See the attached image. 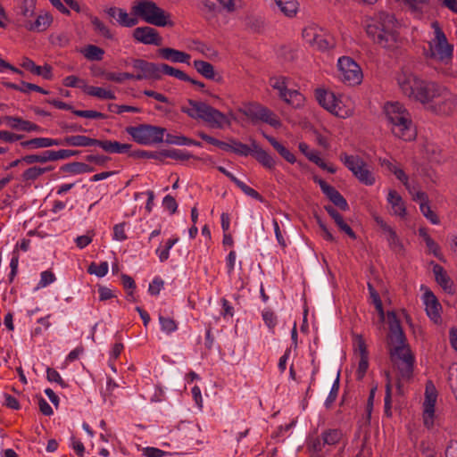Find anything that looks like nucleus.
Instances as JSON below:
<instances>
[{"label": "nucleus", "mask_w": 457, "mask_h": 457, "mask_svg": "<svg viewBox=\"0 0 457 457\" xmlns=\"http://www.w3.org/2000/svg\"><path fill=\"white\" fill-rule=\"evenodd\" d=\"M338 390H339V373H337V378H336V379L332 385V387L330 389V392L328 394V396L327 397V399L325 401L326 408L329 409L332 406L333 403L336 401V399L337 397Z\"/></svg>", "instance_id": "13d9d810"}, {"label": "nucleus", "mask_w": 457, "mask_h": 457, "mask_svg": "<svg viewBox=\"0 0 457 457\" xmlns=\"http://www.w3.org/2000/svg\"><path fill=\"white\" fill-rule=\"evenodd\" d=\"M374 220L384 233L389 248L395 253H403L404 250L403 245L397 236L395 230L386 221H384L381 217L376 216Z\"/></svg>", "instance_id": "dca6fc26"}, {"label": "nucleus", "mask_w": 457, "mask_h": 457, "mask_svg": "<svg viewBox=\"0 0 457 457\" xmlns=\"http://www.w3.org/2000/svg\"><path fill=\"white\" fill-rule=\"evenodd\" d=\"M314 182L319 184L322 193L326 195V196L330 200L333 195H335L338 190H337L334 187L328 185L325 180L320 179L318 177H314Z\"/></svg>", "instance_id": "bf43d9fd"}, {"label": "nucleus", "mask_w": 457, "mask_h": 457, "mask_svg": "<svg viewBox=\"0 0 457 457\" xmlns=\"http://www.w3.org/2000/svg\"><path fill=\"white\" fill-rule=\"evenodd\" d=\"M396 79L403 94L410 99L416 101V95L420 91L423 79L407 70H403L397 75Z\"/></svg>", "instance_id": "ddd939ff"}, {"label": "nucleus", "mask_w": 457, "mask_h": 457, "mask_svg": "<svg viewBox=\"0 0 457 457\" xmlns=\"http://www.w3.org/2000/svg\"><path fill=\"white\" fill-rule=\"evenodd\" d=\"M263 137L273 146V148L289 163H295L296 158L286 146L279 143L275 137L263 133Z\"/></svg>", "instance_id": "c756f323"}, {"label": "nucleus", "mask_w": 457, "mask_h": 457, "mask_svg": "<svg viewBox=\"0 0 457 457\" xmlns=\"http://www.w3.org/2000/svg\"><path fill=\"white\" fill-rule=\"evenodd\" d=\"M339 160L353 173L360 183L366 186L375 184L376 179L368 164L359 155L348 154L343 152L339 155Z\"/></svg>", "instance_id": "0eeeda50"}, {"label": "nucleus", "mask_w": 457, "mask_h": 457, "mask_svg": "<svg viewBox=\"0 0 457 457\" xmlns=\"http://www.w3.org/2000/svg\"><path fill=\"white\" fill-rule=\"evenodd\" d=\"M326 445L322 444V436H317L315 438L310 439L308 443V449L312 451L313 453L312 457H324L320 453L323 451Z\"/></svg>", "instance_id": "3c124183"}, {"label": "nucleus", "mask_w": 457, "mask_h": 457, "mask_svg": "<svg viewBox=\"0 0 457 457\" xmlns=\"http://www.w3.org/2000/svg\"><path fill=\"white\" fill-rule=\"evenodd\" d=\"M319 32H322V29L312 25L303 29L302 36L304 41L312 46L313 42H315V38H317V34H319Z\"/></svg>", "instance_id": "8fccbe9b"}, {"label": "nucleus", "mask_w": 457, "mask_h": 457, "mask_svg": "<svg viewBox=\"0 0 457 457\" xmlns=\"http://www.w3.org/2000/svg\"><path fill=\"white\" fill-rule=\"evenodd\" d=\"M158 54L164 60L172 62H181L189 64L190 54L170 47H163L158 49Z\"/></svg>", "instance_id": "5701e85b"}, {"label": "nucleus", "mask_w": 457, "mask_h": 457, "mask_svg": "<svg viewBox=\"0 0 457 457\" xmlns=\"http://www.w3.org/2000/svg\"><path fill=\"white\" fill-rule=\"evenodd\" d=\"M164 141L170 145H196L201 146L202 144L199 141H195L185 136H176L172 134H166Z\"/></svg>", "instance_id": "79ce46f5"}, {"label": "nucleus", "mask_w": 457, "mask_h": 457, "mask_svg": "<svg viewBox=\"0 0 457 457\" xmlns=\"http://www.w3.org/2000/svg\"><path fill=\"white\" fill-rule=\"evenodd\" d=\"M387 201L391 204L394 214L404 218L406 215V207L402 196L395 191L390 190L387 195Z\"/></svg>", "instance_id": "c85d7f7f"}, {"label": "nucleus", "mask_w": 457, "mask_h": 457, "mask_svg": "<svg viewBox=\"0 0 457 457\" xmlns=\"http://www.w3.org/2000/svg\"><path fill=\"white\" fill-rule=\"evenodd\" d=\"M53 170H54L53 166H47V167H44V168L33 166V167L27 169L22 173L21 178L24 182L34 181V180L37 179L44 173L51 171Z\"/></svg>", "instance_id": "e433bc0d"}, {"label": "nucleus", "mask_w": 457, "mask_h": 457, "mask_svg": "<svg viewBox=\"0 0 457 457\" xmlns=\"http://www.w3.org/2000/svg\"><path fill=\"white\" fill-rule=\"evenodd\" d=\"M335 45V38L331 35L324 33L322 30V32H319V34H317V38H315V42H313L311 46L319 51L324 52L333 48Z\"/></svg>", "instance_id": "473e14b6"}, {"label": "nucleus", "mask_w": 457, "mask_h": 457, "mask_svg": "<svg viewBox=\"0 0 457 457\" xmlns=\"http://www.w3.org/2000/svg\"><path fill=\"white\" fill-rule=\"evenodd\" d=\"M193 66L204 78L222 83V76L215 72L214 66L211 62L203 60H195L193 62Z\"/></svg>", "instance_id": "4be33fe9"}, {"label": "nucleus", "mask_w": 457, "mask_h": 457, "mask_svg": "<svg viewBox=\"0 0 457 457\" xmlns=\"http://www.w3.org/2000/svg\"><path fill=\"white\" fill-rule=\"evenodd\" d=\"M398 23L393 14L380 12L366 21V33L374 44L394 50L400 39Z\"/></svg>", "instance_id": "f03ea898"}, {"label": "nucleus", "mask_w": 457, "mask_h": 457, "mask_svg": "<svg viewBox=\"0 0 457 457\" xmlns=\"http://www.w3.org/2000/svg\"><path fill=\"white\" fill-rule=\"evenodd\" d=\"M322 444L332 446L340 442L343 437V433L340 429H326L321 433Z\"/></svg>", "instance_id": "ea45409f"}, {"label": "nucleus", "mask_w": 457, "mask_h": 457, "mask_svg": "<svg viewBox=\"0 0 457 457\" xmlns=\"http://www.w3.org/2000/svg\"><path fill=\"white\" fill-rule=\"evenodd\" d=\"M132 67L138 71L139 73L136 74L137 80L142 79H161L162 74L169 75L167 67H170L166 63H154L143 59H133Z\"/></svg>", "instance_id": "1a4fd4ad"}, {"label": "nucleus", "mask_w": 457, "mask_h": 457, "mask_svg": "<svg viewBox=\"0 0 457 457\" xmlns=\"http://www.w3.org/2000/svg\"><path fill=\"white\" fill-rule=\"evenodd\" d=\"M4 119V120L7 121L8 125L13 129L24 131V128L28 125V120H23L20 117L5 116Z\"/></svg>", "instance_id": "052dcab7"}, {"label": "nucleus", "mask_w": 457, "mask_h": 457, "mask_svg": "<svg viewBox=\"0 0 457 457\" xmlns=\"http://www.w3.org/2000/svg\"><path fill=\"white\" fill-rule=\"evenodd\" d=\"M105 12L110 18H113L117 21L118 24L126 27L132 28L138 23V19L137 17H131L129 13L121 8L118 7H110Z\"/></svg>", "instance_id": "aec40b11"}, {"label": "nucleus", "mask_w": 457, "mask_h": 457, "mask_svg": "<svg viewBox=\"0 0 457 457\" xmlns=\"http://www.w3.org/2000/svg\"><path fill=\"white\" fill-rule=\"evenodd\" d=\"M166 70L169 72V76L174 77L182 81L189 82L199 88H204L205 87L204 82L192 79L181 70L176 69L174 67H167Z\"/></svg>", "instance_id": "58836bf2"}, {"label": "nucleus", "mask_w": 457, "mask_h": 457, "mask_svg": "<svg viewBox=\"0 0 457 457\" xmlns=\"http://www.w3.org/2000/svg\"><path fill=\"white\" fill-rule=\"evenodd\" d=\"M253 122L261 120L270 125L273 128H279L281 121L278 117L270 109L261 104H251L244 112Z\"/></svg>", "instance_id": "4468645a"}, {"label": "nucleus", "mask_w": 457, "mask_h": 457, "mask_svg": "<svg viewBox=\"0 0 457 457\" xmlns=\"http://www.w3.org/2000/svg\"><path fill=\"white\" fill-rule=\"evenodd\" d=\"M443 86L436 82L423 79L420 91L416 95V102L429 106Z\"/></svg>", "instance_id": "a211bd4d"}, {"label": "nucleus", "mask_w": 457, "mask_h": 457, "mask_svg": "<svg viewBox=\"0 0 457 457\" xmlns=\"http://www.w3.org/2000/svg\"><path fill=\"white\" fill-rule=\"evenodd\" d=\"M387 320L389 338L394 345V347L389 348L390 359L396 366L401 378L409 380L413 375L415 357L406 343V337L395 312H388Z\"/></svg>", "instance_id": "f257e3e1"}, {"label": "nucleus", "mask_w": 457, "mask_h": 457, "mask_svg": "<svg viewBox=\"0 0 457 457\" xmlns=\"http://www.w3.org/2000/svg\"><path fill=\"white\" fill-rule=\"evenodd\" d=\"M228 143L229 147L228 149H224V151L232 152L240 156L253 155V146H252V144L247 145L232 137L228 139Z\"/></svg>", "instance_id": "f704fd0d"}, {"label": "nucleus", "mask_w": 457, "mask_h": 457, "mask_svg": "<svg viewBox=\"0 0 457 457\" xmlns=\"http://www.w3.org/2000/svg\"><path fill=\"white\" fill-rule=\"evenodd\" d=\"M384 402V412L385 415L389 418L392 416V385L389 379L386 384V394Z\"/></svg>", "instance_id": "6e6d98bb"}, {"label": "nucleus", "mask_w": 457, "mask_h": 457, "mask_svg": "<svg viewBox=\"0 0 457 457\" xmlns=\"http://www.w3.org/2000/svg\"><path fill=\"white\" fill-rule=\"evenodd\" d=\"M315 97L318 103L326 110L331 113L338 115L337 112V100L336 96L332 92L326 91L324 89H317L315 92Z\"/></svg>", "instance_id": "412c9836"}, {"label": "nucleus", "mask_w": 457, "mask_h": 457, "mask_svg": "<svg viewBox=\"0 0 457 457\" xmlns=\"http://www.w3.org/2000/svg\"><path fill=\"white\" fill-rule=\"evenodd\" d=\"M386 117L392 124L393 134L404 141L414 140L417 133L413 127L410 113L399 103L387 104L385 107Z\"/></svg>", "instance_id": "7ed1b4c3"}, {"label": "nucleus", "mask_w": 457, "mask_h": 457, "mask_svg": "<svg viewBox=\"0 0 457 457\" xmlns=\"http://www.w3.org/2000/svg\"><path fill=\"white\" fill-rule=\"evenodd\" d=\"M126 132L140 145H149L163 142L166 129L150 124H141L126 128Z\"/></svg>", "instance_id": "6e6552de"}, {"label": "nucleus", "mask_w": 457, "mask_h": 457, "mask_svg": "<svg viewBox=\"0 0 457 457\" xmlns=\"http://www.w3.org/2000/svg\"><path fill=\"white\" fill-rule=\"evenodd\" d=\"M432 26L435 29V37L428 43L426 56L447 64L453 58V46L448 43L437 22H434Z\"/></svg>", "instance_id": "423d86ee"}, {"label": "nucleus", "mask_w": 457, "mask_h": 457, "mask_svg": "<svg viewBox=\"0 0 457 457\" xmlns=\"http://www.w3.org/2000/svg\"><path fill=\"white\" fill-rule=\"evenodd\" d=\"M396 79L403 94L410 99L416 101V95L420 91L423 79L407 70H403L397 75Z\"/></svg>", "instance_id": "f8f14e48"}, {"label": "nucleus", "mask_w": 457, "mask_h": 457, "mask_svg": "<svg viewBox=\"0 0 457 457\" xmlns=\"http://www.w3.org/2000/svg\"><path fill=\"white\" fill-rule=\"evenodd\" d=\"M94 167L80 162L66 163L61 167V170L72 174H82L94 171Z\"/></svg>", "instance_id": "c9c22d12"}, {"label": "nucleus", "mask_w": 457, "mask_h": 457, "mask_svg": "<svg viewBox=\"0 0 457 457\" xmlns=\"http://www.w3.org/2000/svg\"><path fill=\"white\" fill-rule=\"evenodd\" d=\"M280 11L288 17H294L298 10L296 0H274Z\"/></svg>", "instance_id": "a19ab883"}, {"label": "nucleus", "mask_w": 457, "mask_h": 457, "mask_svg": "<svg viewBox=\"0 0 457 457\" xmlns=\"http://www.w3.org/2000/svg\"><path fill=\"white\" fill-rule=\"evenodd\" d=\"M131 13L137 19L139 17L151 25L158 27L173 26V22L169 21L170 14L152 0L134 2L131 7Z\"/></svg>", "instance_id": "39448f33"}, {"label": "nucleus", "mask_w": 457, "mask_h": 457, "mask_svg": "<svg viewBox=\"0 0 457 457\" xmlns=\"http://www.w3.org/2000/svg\"><path fill=\"white\" fill-rule=\"evenodd\" d=\"M91 23L94 26V29L107 39H113V34L110 29L97 17H91Z\"/></svg>", "instance_id": "09e8293b"}, {"label": "nucleus", "mask_w": 457, "mask_h": 457, "mask_svg": "<svg viewBox=\"0 0 457 457\" xmlns=\"http://www.w3.org/2000/svg\"><path fill=\"white\" fill-rule=\"evenodd\" d=\"M20 9L21 18L19 19V21L21 23V26H23L24 20H30L34 15L35 0H23Z\"/></svg>", "instance_id": "de8ad7c7"}, {"label": "nucleus", "mask_w": 457, "mask_h": 457, "mask_svg": "<svg viewBox=\"0 0 457 457\" xmlns=\"http://www.w3.org/2000/svg\"><path fill=\"white\" fill-rule=\"evenodd\" d=\"M337 66L342 81L350 86L359 85L361 82L362 71L353 59L349 56H342L338 59Z\"/></svg>", "instance_id": "9b49d317"}, {"label": "nucleus", "mask_w": 457, "mask_h": 457, "mask_svg": "<svg viewBox=\"0 0 457 457\" xmlns=\"http://www.w3.org/2000/svg\"><path fill=\"white\" fill-rule=\"evenodd\" d=\"M21 65L22 68L30 71L31 73L37 76H42L45 79L50 80L53 79V69L49 64H45L43 67H41L36 65V63L31 59L25 57Z\"/></svg>", "instance_id": "bb28decb"}, {"label": "nucleus", "mask_w": 457, "mask_h": 457, "mask_svg": "<svg viewBox=\"0 0 457 457\" xmlns=\"http://www.w3.org/2000/svg\"><path fill=\"white\" fill-rule=\"evenodd\" d=\"M83 90L91 96H96L100 99H109L113 100L116 98L113 92L110 90H106L103 87H94V86H87L84 84Z\"/></svg>", "instance_id": "4c0bfd02"}, {"label": "nucleus", "mask_w": 457, "mask_h": 457, "mask_svg": "<svg viewBox=\"0 0 457 457\" xmlns=\"http://www.w3.org/2000/svg\"><path fill=\"white\" fill-rule=\"evenodd\" d=\"M437 394L432 382H428L426 386L425 402L423 403V422L425 427L430 428L434 425L435 404Z\"/></svg>", "instance_id": "2eb2a0df"}, {"label": "nucleus", "mask_w": 457, "mask_h": 457, "mask_svg": "<svg viewBox=\"0 0 457 457\" xmlns=\"http://www.w3.org/2000/svg\"><path fill=\"white\" fill-rule=\"evenodd\" d=\"M287 104L294 106L295 108H299L303 106L304 102V96L297 90L287 89V96L281 97Z\"/></svg>", "instance_id": "a18cd8bd"}, {"label": "nucleus", "mask_w": 457, "mask_h": 457, "mask_svg": "<svg viewBox=\"0 0 457 457\" xmlns=\"http://www.w3.org/2000/svg\"><path fill=\"white\" fill-rule=\"evenodd\" d=\"M23 162L26 164H33L36 162L46 163L52 162L51 150H46L38 154H28L22 157Z\"/></svg>", "instance_id": "c03bdc74"}, {"label": "nucleus", "mask_w": 457, "mask_h": 457, "mask_svg": "<svg viewBox=\"0 0 457 457\" xmlns=\"http://www.w3.org/2000/svg\"><path fill=\"white\" fill-rule=\"evenodd\" d=\"M21 145L24 148H46L53 145H58V139L48 138V137H36L30 140L22 141Z\"/></svg>", "instance_id": "72a5a7b5"}, {"label": "nucleus", "mask_w": 457, "mask_h": 457, "mask_svg": "<svg viewBox=\"0 0 457 457\" xmlns=\"http://www.w3.org/2000/svg\"><path fill=\"white\" fill-rule=\"evenodd\" d=\"M109 111L112 112H116L118 114L122 113L123 112H130L139 113L141 112V109L136 106L125 105V104H109Z\"/></svg>", "instance_id": "338daca9"}, {"label": "nucleus", "mask_w": 457, "mask_h": 457, "mask_svg": "<svg viewBox=\"0 0 457 457\" xmlns=\"http://www.w3.org/2000/svg\"><path fill=\"white\" fill-rule=\"evenodd\" d=\"M237 187H238L246 195L260 201L261 203L264 202V198L256 190L247 186L245 182L240 180L237 184Z\"/></svg>", "instance_id": "e2e57ef3"}, {"label": "nucleus", "mask_w": 457, "mask_h": 457, "mask_svg": "<svg viewBox=\"0 0 457 457\" xmlns=\"http://www.w3.org/2000/svg\"><path fill=\"white\" fill-rule=\"evenodd\" d=\"M108 268L109 266L107 262H102L100 264L91 262V264L87 268V272L89 274H95L98 278H102L107 274Z\"/></svg>", "instance_id": "603ef678"}, {"label": "nucleus", "mask_w": 457, "mask_h": 457, "mask_svg": "<svg viewBox=\"0 0 457 457\" xmlns=\"http://www.w3.org/2000/svg\"><path fill=\"white\" fill-rule=\"evenodd\" d=\"M72 113L79 117L87 119H106V115L104 113L94 110H78L72 111Z\"/></svg>", "instance_id": "0e129e2a"}, {"label": "nucleus", "mask_w": 457, "mask_h": 457, "mask_svg": "<svg viewBox=\"0 0 457 457\" xmlns=\"http://www.w3.org/2000/svg\"><path fill=\"white\" fill-rule=\"evenodd\" d=\"M420 209L422 214L430 220L433 224H438L440 222L437 215L431 210L428 203H423L420 204Z\"/></svg>", "instance_id": "69168bd1"}, {"label": "nucleus", "mask_w": 457, "mask_h": 457, "mask_svg": "<svg viewBox=\"0 0 457 457\" xmlns=\"http://www.w3.org/2000/svg\"><path fill=\"white\" fill-rule=\"evenodd\" d=\"M424 303L426 305V312L428 316L435 322L437 323L441 320L440 312L442 306L438 302L436 295L430 290H427L423 295Z\"/></svg>", "instance_id": "6ab92c4d"}, {"label": "nucleus", "mask_w": 457, "mask_h": 457, "mask_svg": "<svg viewBox=\"0 0 457 457\" xmlns=\"http://www.w3.org/2000/svg\"><path fill=\"white\" fill-rule=\"evenodd\" d=\"M129 156L134 158H146V159H155L159 161H162L163 157L162 154H161L160 152H149L145 150H137V151H132L129 153Z\"/></svg>", "instance_id": "5fc2aeb1"}, {"label": "nucleus", "mask_w": 457, "mask_h": 457, "mask_svg": "<svg viewBox=\"0 0 457 457\" xmlns=\"http://www.w3.org/2000/svg\"><path fill=\"white\" fill-rule=\"evenodd\" d=\"M456 107V96L446 87H442L438 92V96L434 98L431 104L428 106L427 109L436 114L450 115L454 112Z\"/></svg>", "instance_id": "9d476101"}, {"label": "nucleus", "mask_w": 457, "mask_h": 457, "mask_svg": "<svg viewBox=\"0 0 457 457\" xmlns=\"http://www.w3.org/2000/svg\"><path fill=\"white\" fill-rule=\"evenodd\" d=\"M53 21L51 14L46 12L37 16L34 21L31 20H24L23 27L29 31L42 32L47 29Z\"/></svg>", "instance_id": "a878e982"}, {"label": "nucleus", "mask_w": 457, "mask_h": 457, "mask_svg": "<svg viewBox=\"0 0 457 457\" xmlns=\"http://www.w3.org/2000/svg\"><path fill=\"white\" fill-rule=\"evenodd\" d=\"M252 146H253V156L263 167L269 170H273L276 166V161L265 150L260 147L255 140H252Z\"/></svg>", "instance_id": "cd10ccee"}, {"label": "nucleus", "mask_w": 457, "mask_h": 457, "mask_svg": "<svg viewBox=\"0 0 457 457\" xmlns=\"http://www.w3.org/2000/svg\"><path fill=\"white\" fill-rule=\"evenodd\" d=\"M133 37L135 40L145 44L160 46L162 44V37L159 32L148 26L137 27L133 30Z\"/></svg>", "instance_id": "f3484780"}, {"label": "nucleus", "mask_w": 457, "mask_h": 457, "mask_svg": "<svg viewBox=\"0 0 457 457\" xmlns=\"http://www.w3.org/2000/svg\"><path fill=\"white\" fill-rule=\"evenodd\" d=\"M96 146L101 147L108 154H129L132 145L130 144H122L118 141L99 140L96 139Z\"/></svg>", "instance_id": "393cba45"}, {"label": "nucleus", "mask_w": 457, "mask_h": 457, "mask_svg": "<svg viewBox=\"0 0 457 457\" xmlns=\"http://www.w3.org/2000/svg\"><path fill=\"white\" fill-rule=\"evenodd\" d=\"M271 81V87L274 89H277L278 91L279 97H286L287 96V84H286V79L281 78H274L270 79Z\"/></svg>", "instance_id": "680f3d73"}, {"label": "nucleus", "mask_w": 457, "mask_h": 457, "mask_svg": "<svg viewBox=\"0 0 457 457\" xmlns=\"http://www.w3.org/2000/svg\"><path fill=\"white\" fill-rule=\"evenodd\" d=\"M199 9L204 18L208 21L215 19L220 12L219 6L211 0H201L199 3Z\"/></svg>", "instance_id": "2f4dec72"}, {"label": "nucleus", "mask_w": 457, "mask_h": 457, "mask_svg": "<svg viewBox=\"0 0 457 457\" xmlns=\"http://www.w3.org/2000/svg\"><path fill=\"white\" fill-rule=\"evenodd\" d=\"M84 57L89 61H101L104 54V50L95 45H87L81 50Z\"/></svg>", "instance_id": "37998d69"}, {"label": "nucleus", "mask_w": 457, "mask_h": 457, "mask_svg": "<svg viewBox=\"0 0 457 457\" xmlns=\"http://www.w3.org/2000/svg\"><path fill=\"white\" fill-rule=\"evenodd\" d=\"M196 135L202 138L203 140H204L205 142L212 145H215L219 148H220L221 150L224 151V149H228V143L227 142H223V141H220L219 139H216L209 135H207L206 133H204V131H198L196 133Z\"/></svg>", "instance_id": "4d7b16f0"}, {"label": "nucleus", "mask_w": 457, "mask_h": 457, "mask_svg": "<svg viewBox=\"0 0 457 457\" xmlns=\"http://www.w3.org/2000/svg\"><path fill=\"white\" fill-rule=\"evenodd\" d=\"M163 158H171L177 161H187L193 157L188 152L179 149H165L161 151Z\"/></svg>", "instance_id": "49530a36"}, {"label": "nucleus", "mask_w": 457, "mask_h": 457, "mask_svg": "<svg viewBox=\"0 0 457 457\" xmlns=\"http://www.w3.org/2000/svg\"><path fill=\"white\" fill-rule=\"evenodd\" d=\"M96 138L83 135L68 136L58 139V145L87 147L96 146Z\"/></svg>", "instance_id": "b1692460"}, {"label": "nucleus", "mask_w": 457, "mask_h": 457, "mask_svg": "<svg viewBox=\"0 0 457 457\" xmlns=\"http://www.w3.org/2000/svg\"><path fill=\"white\" fill-rule=\"evenodd\" d=\"M190 107L182 106L181 112L192 119L202 120L210 127L222 129L225 124H229L227 116L220 111L202 101L187 99Z\"/></svg>", "instance_id": "20e7f679"}, {"label": "nucleus", "mask_w": 457, "mask_h": 457, "mask_svg": "<svg viewBox=\"0 0 457 457\" xmlns=\"http://www.w3.org/2000/svg\"><path fill=\"white\" fill-rule=\"evenodd\" d=\"M46 378H47V380L50 382H56L62 387H67V384L61 378L59 372L53 368L46 369Z\"/></svg>", "instance_id": "774afa93"}, {"label": "nucleus", "mask_w": 457, "mask_h": 457, "mask_svg": "<svg viewBox=\"0 0 457 457\" xmlns=\"http://www.w3.org/2000/svg\"><path fill=\"white\" fill-rule=\"evenodd\" d=\"M159 322L161 324L162 330L167 334H170L178 329L177 322L170 317L160 315Z\"/></svg>", "instance_id": "864d4df0"}, {"label": "nucleus", "mask_w": 457, "mask_h": 457, "mask_svg": "<svg viewBox=\"0 0 457 457\" xmlns=\"http://www.w3.org/2000/svg\"><path fill=\"white\" fill-rule=\"evenodd\" d=\"M433 272L435 274L436 281L440 285V287L445 291L451 292L453 288V282L446 274L445 269L441 265L436 263L433 265Z\"/></svg>", "instance_id": "7c9ffc66"}]
</instances>
